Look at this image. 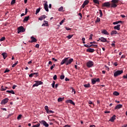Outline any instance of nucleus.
Instances as JSON below:
<instances>
[{
	"mask_svg": "<svg viewBox=\"0 0 127 127\" xmlns=\"http://www.w3.org/2000/svg\"><path fill=\"white\" fill-rule=\"evenodd\" d=\"M73 62V59H69V58H65L64 60L62 61L60 64L64 65V64H65V65H70Z\"/></svg>",
	"mask_w": 127,
	"mask_h": 127,
	"instance_id": "1",
	"label": "nucleus"
},
{
	"mask_svg": "<svg viewBox=\"0 0 127 127\" xmlns=\"http://www.w3.org/2000/svg\"><path fill=\"white\" fill-rule=\"evenodd\" d=\"M112 4L110 5V7L112 8H116L118 5V2H119V0H112Z\"/></svg>",
	"mask_w": 127,
	"mask_h": 127,
	"instance_id": "2",
	"label": "nucleus"
},
{
	"mask_svg": "<svg viewBox=\"0 0 127 127\" xmlns=\"http://www.w3.org/2000/svg\"><path fill=\"white\" fill-rule=\"evenodd\" d=\"M25 31V29H24L23 26H20L19 27L17 28V34L23 33Z\"/></svg>",
	"mask_w": 127,
	"mask_h": 127,
	"instance_id": "3",
	"label": "nucleus"
},
{
	"mask_svg": "<svg viewBox=\"0 0 127 127\" xmlns=\"http://www.w3.org/2000/svg\"><path fill=\"white\" fill-rule=\"evenodd\" d=\"M94 63L91 61H89L87 63H86V66L88 68H91V67L93 66Z\"/></svg>",
	"mask_w": 127,
	"mask_h": 127,
	"instance_id": "4",
	"label": "nucleus"
},
{
	"mask_svg": "<svg viewBox=\"0 0 127 127\" xmlns=\"http://www.w3.org/2000/svg\"><path fill=\"white\" fill-rule=\"evenodd\" d=\"M123 73V70H117L116 72H114V76L116 77L118 76L121 75Z\"/></svg>",
	"mask_w": 127,
	"mask_h": 127,
	"instance_id": "5",
	"label": "nucleus"
},
{
	"mask_svg": "<svg viewBox=\"0 0 127 127\" xmlns=\"http://www.w3.org/2000/svg\"><path fill=\"white\" fill-rule=\"evenodd\" d=\"M35 84H33L32 86L33 87H37L39 85L43 84V82L41 81H35Z\"/></svg>",
	"mask_w": 127,
	"mask_h": 127,
	"instance_id": "6",
	"label": "nucleus"
},
{
	"mask_svg": "<svg viewBox=\"0 0 127 127\" xmlns=\"http://www.w3.org/2000/svg\"><path fill=\"white\" fill-rule=\"evenodd\" d=\"M110 5H111V4H110V2H106L102 4V7L104 8V7H106L108 8V7H110Z\"/></svg>",
	"mask_w": 127,
	"mask_h": 127,
	"instance_id": "7",
	"label": "nucleus"
},
{
	"mask_svg": "<svg viewBox=\"0 0 127 127\" xmlns=\"http://www.w3.org/2000/svg\"><path fill=\"white\" fill-rule=\"evenodd\" d=\"M100 82V78H94L91 79V83L92 84H96V82Z\"/></svg>",
	"mask_w": 127,
	"mask_h": 127,
	"instance_id": "8",
	"label": "nucleus"
},
{
	"mask_svg": "<svg viewBox=\"0 0 127 127\" xmlns=\"http://www.w3.org/2000/svg\"><path fill=\"white\" fill-rule=\"evenodd\" d=\"M9 99L7 98H5V99H3L1 100V102H0V104L2 105H5L6 103L8 102Z\"/></svg>",
	"mask_w": 127,
	"mask_h": 127,
	"instance_id": "9",
	"label": "nucleus"
},
{
	"mask_svg": "<svg viewBox=\"0 0 127 127\" xmlns=\"http://www.w3.org/2000/svg\"><path fill=\"white\" fill-rule=\"evenodd\" d=\"M40 123H41V125H43V126H45V127H49V125L47 124V122L44 120L40 121Z\"/></svg>",
	"mask_w": 127,
	"mask_h": 127,
	"instance_id": "10",
	"label": "nucleus"
},
{
	"mask_svg": "<svg viewBox=\"0 0 127 127\" xmlns=\"http://www.w3.org/2000/svg\"><path fill=\"white\" fill-rule=\"evenodd\" d=\"M46 2L45 4H44V9H45V10L48 12L49 11V10L48 9V5H47V1H45Z\"/></svg>",
	"mask_w": 127,
	"mask_h": 127,
	"instance_id": "11",
	"label": "nucleus"
},
{
	"mask_svg": "<svg viewBox=\"0 0 127 127\" xmlns=\"http://www.w3.org/2000/svg\"><path fill=\"white\" fill-rule=\"evenodd\" d=\"M88 3H89V1H88L87 0H85L84 1V3H83V4H82V8H84L85 6V5H87Z\"/></svg>",
	"mask_w": 127,
	"mask_h": 127,
	"instance_id": "12",
	"label": "nucleus"
},
{
	"mask_svg": "<svg viewBox=\"0 0 127 127\" xmlns=\"http://www.w3.org/2000/svg\"><path fill=\"white\" fill-rule=\"evenodd\" d=\"M66 103H67V104L70 103V104H72L73 106H74V105H75L74 102H73L72 100H66Z\"/></svg>",
	"mask_w": 127,
	"mask_h": 127,
	"instance_id": "13",
	"label": "nucleus"
},
{
	"mask_svg": "<svg viewBox=\"0 0 127 127\" xmlns=\"http://www.w3.org/2000/svg\"><path fill=\"white\" fill-rule=\"evenodd\" d=\"M123 105L121 104L117 105L116 107L114 108V110H119L121 108H122Z\"/></svg>",
	"mask_w": 127,
	"mask_h": 127,
	"instance_id": "14",
	"label": "nucleus"
},
{
	"mask_svg": "<svg viewBox=\"0 0 127 127\" xmlns=\"http://www.w3.org/2000/svg\"><path fill=\"white\" fill-rule=\"evenodd\" d=\"M116 115L113 116V117H111V119L109 120V121H110L111 122H114V121L116 119Z\"/></svg>",
	"mask_w": 127,
	"mask_h": 127,
	"instance_id": "15",
	"label": "nucleus"
},
{
	"mask_svg": "<svg viewBox=\"0 0 127 127\" xmlns=\"http://www.w3.org/2000/svg\"><path fill=\"white\" fill-rule=\"evenodd\" d=\"M99 41H101V42H108V41H107V40L104 38H99V40H97V41L99 42Z\"/></svg>",
	"mask_w": 127,
	"mask_h": 127,
	"instance_id": "16",
	"label": "nucleus"
},
{
	"mask_svg": "<svg viewBox=\"0 0 127 127\" xmlns=\"http://www.w3.org/2000/svg\"><path fill=\"white\" fill-rule=\"evenodd\" d=\"M47 18V16H46V15H43L42 16H41V17H40V18H39V20H43L44 19H46Z\"/></svg>",
	"mask_w": 127,
	"mask_h": 127,
	"instance_id": "17",
	"label": "nucleus"
},
{
	"mask_svg": "<svg viewBox=\"0 0 127 127\" xmlns=\"http://www.w3.org/2000/svg\"><path fill=\"white\" fill-rule=\"evenodd\" d=\"M95 51V50L93 49L89 48L86 50V52H89L90 53H93V52Z\"/></svg>",
	"mask_w": 127,
	"mask_h": 127,
	"instance_id": "18",
	"label": "nucleus"
},
{
	"mask_svg": "<svg viewBox=\"0 0 127 127\" xmlns=\"http://www.w3.org/2000/svg\"><path fill=\"white\" fill-rule=\"evenodd\" d=\"M114 30H120V25L118 24L117 26H115L114 27Z\"/></svg>",
	"mask_w": 127,
	"mask_h": 127,
	"instance_id": "19",
	"label": "nucleus"
},
{
	"mask_svg": "<svg viewBox=\"0 0 127 127\" xmlns=\"http://www.w3.org/2000/svg\"><path fill=\"white\" fill-rule=\"evenodd\" d=\"M110 34L111 36H113L114 35L119 34V33H118L116 30H113L111 32Z\"/></svg>",
	"mask_w": 127,
	"mask_h": 127,
	"instance_id": "20",
	"label": "nucleus"
},
{
	"mask_svg": "<svg viewBox=\"0 0 127 127\" xmlns=\"http://www.w3.org/2000/svg\"><path fill=\"white\" fill-rule=\"evenodd\" d=\"M1 56H2L3 59L5 60L6 59V57H7V54H6V53H3L1 54Z\"/></svg>",
	"mask_w": 127,
	"mask_h": 127,
	"instance_id": "21",
	"label": "nucleus"
},
{
	"mask_svg": "<svg viewBox=\"0 0 127 127\" xmlns=\"http://www.w3.org/2000/svg\"><path fill=\"white\" fill-rule=\"evenodd\" d=\"M31 39L32 40L30 42L33 43V42H36L37 41V40L35 39L33 36H32L31 37Z\"/></svg>",
	"mask_w": 127,
	"mask_h": 127,
	"instance_id": "22",
	"label": "nucleus"
},
{
	"mask_svg": "<svg viewBox=\"0 0 127 127\" xmlns=\"http://www.w3.org/2000/svg\"><path fill=\"white\" fill-rule=\"evenodd\" d=\"M29 16H25L24 17V18L23 19V22H25L28 21L29 20Z\"/></svg>",
	"mask_w": 127,
	"mask_h": 127,
	"instance_id": "23",
	"label": "nucleus"
},
{
	"mask_svg": "<svg viewBox=\"0 0 127 127\" xmlns=\"http://www.w3.org/2000/svg\"><path fill=\"white\" fill-rule=\"evenodd\" d=\"M6 93H8L9 94H15V92L14 91H13V90H6Z\"/></svg>",
	"mask_w": 127,
	"mask_h": 127,
	"instance_id": "24",
	"label": "nucleus"
},
{
	"mask_svg": "<svg viewBox=\"0 0 127 127\" xmlns=\"http://www.w3.org/2000/svg\"><path fill=\"white\" fill-rule=\"evenodd\" d=\"M84 88H89V87H90L91 86H90V83H88L86 84H84Z\"/></svg>",
	"mask_w": 127,
	"mask_h": 127,
	"instance_id": "25",
	"label": "nucleus"
},
{
	"mask_svg": "<svg viewBox=\"0 0 127 127\" xmlns=\"http://www.w3.org/2000/svg\"><path fill=\"white\" fill-rule=\"evenodd\" d=\"M40 10H41V8H39L37 9H36V11H35V14L36 15L38 14Z\"/></svg>",
	"mask_w": 127,
	"mask_h": 127,
	"instance_id": "26",
	"label": "nucleus"
},
{
	"mask_svg": "<svg viewBox=\"0 0 127 127\" xmlns=\"http://www.w3.org/2000/svg\"><path fill=\"white\" fill-rule=\"evenodd\" d=\"M93 2H94V3H96L97 4H100L99 1L98 0H93Z\"/></svg>",
	"mask_w": 127,
	"mask_h": 127,
	"instance_id": "27",
	"label": "nucleus"
},
{
	"mask_svg": "<svg viewBox=\"0 0 127 127\" xmlns=\"http://www.w3.org/2000/svg\"><path fill=\"white\" fill-rule=\"evenodd\" d=\"M114 96H119L120 95V93H119L118 92H117V91H114Z\"/></svg>",
	"mask_w": 127,
	"mask_h": 127,
	"instance_id": "28",
	"label": "nucleus"
},
{
	"mask_svg": "<svg viewBox=\"0 0 127 127\" xmlns=\"http://www.w3.org/2000/svg\"><path fill=\"white\" fill-rule=\"evenodd\" d=\"M102 33H103V34H105V35H108V33L107 31V30H104L102 31Z\"/></svg>",
	"mask_w": 127,
	"mask_h": 127,
	"instance_id": "29",
	"label": "nucleus"
},
{
	"mask_svg": "<svg viewBox=\"0 0 127 127\" xmlns=\"http://www.w3.org/2000/svg\"><path fill=\"white\" fill-rule=\"evenodd\" d=\"M46 111L47 112V114H51V113L53 114V113H54V112L52 111V110H48V111Z\"/></svg>",
	"mask_w": 127,
	"mask_h": 127,
	"instance_id": "30",
	"label": "nucleus"
},
{
	"mask_svg": "<svg viewBox=\"0 0 127 127\" xmlns=\"http://www.w3.org/2000/svg\"><path fill=\"white\" fill-rule=\"evenodd\" d=\"M73 35H69L68 36H66V38L68 39H70L71 38H72L73 37Z\"/></svg>",
	"mask_w": 127,
	"mask_h": 127,
	"instance_id": "31",
	"label": "nucleus"
},
{
	"mask_svg": "<svg viewBox=\"0 0 127 127\" xmlns=\"http://www.w3.org/2000/svg\"><path fill=\"white\" fill-rule=\"evenodd\" d=\"M64 98H58V102H60L63 101V100H64Z\"/></svg>",
	"mask_w": 127,
	"mask_h": 127,
	"instance_id": "32",
	"label": "nucleus"
},
{
	"mask_svg": "<svg viewBox=\"0 0 127 127\" xmlns=\"http://www.w3.org/2000/svg\"><path fill=\"white\" fill-rule=\"evenodd\" d=\"M58 11H64V7L61 6L59 9H58Z\"/></svg>",
	"mask_w": 127,
	"mask_h": 127,
	"instance_id": "33",
	"label": "nucleus"
},
{
	"mask_svg": "<svg viewBox=\"0 0 127 127\" xmlns=\"http://www.w3.org/2000/svg\"><path fill=\"white\" fill-rule=\"evenodd\" d=\"M99 14L100 17H102L103 16V12H102V10H99Z\"/></svg>",
	"mask_w": 127,
	"mask_h": 127,
	"instance_id": "34",
	"label": "nucleus"
},
{
	"mask_svg": "<svg viewBox=\"0 0 127 127\" xmlns=\"http://www.w3.org/2000/svg\"><path fill=\"white\" fill-rule=\"evenodd\" d=\"M0 89H1V91H5L6 90V88H3V86H1V87H0Z\"/></svg>",
	"mask_w": 127,
	"mask_h": 127,
	"instance_id": "35",
	"label": "nucleus"
},
{
	"mask_svg": "<svg viewBox=\"0 0 127 127\" xmlns=\"http://www.w3.org/2000/svg\"><path fill=\"white\" fill-rule=\"evenodd\" d=\"M38 72H34V73H32L31 74H32V75H36V77L38 76Z\"/></svg>",
	"mask_w": 127,
	"mask_h": 127,
	"instance_id": "36",
	"label": "nucleus"
},
{
	"mask_svg": "<svg viewBox=\"0 0 127 127\" xmlns=\"http://www.w3.org/2000/svg\"><path fill=\"white\" fill-rule=\"evenodd\" d=\"M56 65L55 64H53V65L51 66L50 69L51 70H53V69L55 67Z\"/></svg>",
	"mask_w": 127,
	"mask_h": 127,
	"instance_id": "37",
	"label": "nucleus"
},
{
	"mask_svg": "<svg viewBox=\"0 0 127 127\" xmlns=\"http://www.w3.org/2000/svg\"><path fill=\"white\" fill-rule=\"evenodd\" d=\"M64 79V75H62L61 76H60V79L63 80Z\"/></svg>",
	"mask_w": 127,
	"mask_h": 127,
	"instance_id": "38",
	"label": "nucleus"
},
{
	"mask_svg": "<svg viewBox=\"0 0 127 127\" xmlns=\"http://www.w3.org/2000/svg\"><path fill=\"white\" fill-rule=\"evenodd\" d=\"M100 19L99 17L96 18V23L100 22Z\"/></svg>",
	"mask_w": 127,
	"mask_h": 127,
	"instance_id": "39",
	"label": "nucleus"
},
{
	"mask_svg": "<svg viewBox=\"0 0 127 127\" xmlns=\"http://www.w3.org/2000/svg\"><path fill=\"white\" fill-rule=\"evenodd\" d=\"M40 125H41L38 123L37 125L33 126V127H40Z\"/></svg>",
	"mask_w": 127,
	"mask_h": 127,
	"instance_id": "40",
	"label": "nucleus"
},
{
	"mask_svg": "<svg viewBox=\"0 0 127 127\" xmlns=\"http://www.w3.org/2000/svg\"><path fill=\"white\" fill-rule=\"evenodd\" d=\"M17 64V62L15 63L14 64H12V65H11V67H14L15 66H16Z\"/></svg>",
	"mask_w": 127,
	"mask_h": 127,
	"instance_id": "41",
	"label": "nucleus"
},
{
	"mask_svg": "<svg viewBox=\"0 0 127 127\" xmlns=\"http://www.w3.org/2000/svg\"><path fill=\"white\" fill-rule=\"evenodd\" d=\"M5 38L4 37H3L2 38H0V42H2L4 40H5Z\"/></svg>",
	"mask_w": 127,
	"mask_h": 127,
	"instance_id": "42",
	"label": "nucleus"
},
{
	"mask_svg": "<svg viewBox=\"0 0 127 127\" xmlns=\"http://www.w3.org/2000/svg\"><path fill=\"white\" fill-rule=\"evenodd\" d=\"M15 1H16V0H12L11 2V4L12 5V4H15Z\"/></svg>",
	"mask_w": 127,
	"mask_h": 127,
	"instance_id": "43",
	"label": "nucleus"
},
{
	"mask_svg": "<svg viewBox=\"0 0 127 127\" xmlns=\"http://www.w3.org/2000/svg\"><path fill=\"white\" fill-rule=\"evenodd\" d=\"M45 110H46V111H49V109H48V106H45Z\"/></svg>",
	"mask_w": 127,
	"mask_h": 127,
	"instance_id": "44",
	"label": "nucleus"
},
{
	"mask_svg": "<svg viewBox=\"0 0 127 127\" xmlns=\"http://www.w3.org/2000/svg\"><path fill=\"white\" fill-rule=\"evenodd\" d=\"M55 81H53V84H52V86H53V88L55 87Z\"/></svg>",
	"mask_w": 127,
	"mask_h": 127,
	"instance_id": "45",
	"label": "nucleus"
},
{
	"mask_svg": "<svg viewBox=\"0 0 127 127\" xmlns=\"http://www.w3.org/2000/svg\"><path fill=\"white\" fill-rule=\"evenodd\" d=\"M88 103L90 105H93L94 106V104L92 103V102H91V101H88Z\"/></svg>",
	"mask_w": 127,
	"mask_h": 127,
	"instance_id": "46",
	"label": "nucleus"
},
{
	"mask_svg": "<svg viewBox=\"0 0 127 127\" xmlns=\"http://www.w3.org/2000/svg\"><path fill=\"white\" fill-rule=\"evenodd\" d=\"M81 40H82V41H83V44H85V38H82Z\"/></svg>",
	"mask_w": 127,
	"mask_h": 127,
	"instance_id": "47",
	"label": "nucleus"
},
{
	"mask_svg": "<svg viewBox=\"0 0 127 127\" xmlns=\"http://www.w3.org/2000/svg\"><path fill=\"white\" fill-rule=\"evenodd\" d=\"M9 71H10V70L6 68V70H5V71H4V73L8 72Z\"/></svg>",
	"mask_w": 127,
	"mask_h": 127,
	"instance_id": "48",
	"label": "nucleus"
},
{
	"mask_svg": "<svg viewBox=\"0 0 127 127\" xmlns=\"http://www.w3.org/2000/svg\"><path fill=\"white\" fill-rule=\"evenodd\" d=\"M71 89H72V92H73V93L75 94V90H74V89H73V88H71Z\"/></svg>",
	"mask_w": 127,
	"mask_h": 127,
	"instance_id": "49",
	"label": "nucleus"
},
{
	"mask_svg": "<svg viewBox=\"0 0 127 127\" xmlns=\"http://www.w3.org/2000/svg\"><path fill=\"white\" fill-rule=\"evenodd\" d=\"M57 78V75H54V76H53V80H56Z\"/></svg>",
	"mask_w": 127,
	"mask_h": 127,
	"instance_id": "50",
	"label": "nucleus"
},
{
	"mask_svg": "<svg viewBox=\"0 0 127 127\" xmlns=\"http://www.w3.org/2000/svg\"><path fill=\"white\" fill-rule=\"evenodd\" d=\"M64 19L62 20L61 22L60 23V24L62 25L63 23H64Z\"/></svg>",
	"mask_w": 127,
	"mask_h": 127,
	"instance_id": "51",
	"label": "nucleus"
},
{
	"mask_svg": "<svg viewBox=\"0 0 127 127\" xmlns=\"http://www.w3.org/2000/svg\"><path fill=\"white\" fill-rule=\"evenodd\" d=\"M21 117H22V115H18V116H17V120L20 119Z\"/></svg>",
	"mask_w": 127,
	"mask_h": 127,
	"instance_id": "52",
	"label": "nucleus"
},
{
	"mask_svg": "<svg viewBox=\"0 0 127 127\" xmlns=\"http://www.w3.org/2000/svg\"><path fill=\"white\" fill-rule=\"evenodd\" d=\"M93 36V35L90 34V38H89V40H92V37Z\"/></svg>",
	"mask_w": 127,
	"mask_h": 127,
	"instance_id": "53",
	"label": "nucleus"
},
{
	"mask_svg": "<svg viewBox=\"0 0 127 127\" xmlns=\"http://www.w3.org/2000/svg\"><path fill=\"white\" fill-rule=\"evenodd\" d=\"M48 24L46 23H44L43 24H42V26H48Z\"/></svg>",
	"mask_w": 127,
	"mask_h": 127,
	"instance_id": "54",
	"label": "nucleus"
},
{
	"mask_svg": "<svg viewBox=\"0 0 127 127\" xmlns=\"http://www.w3.org/2000/svg\"><path fill=\"white\" fill-rule=\"evenodd\" d=\"M16 87H17V85H13V86H12V89H15Z\"/></svg>",
	"mask_w": 127,
	"mask_h": 127,
	"instance_id": "55",
	"label": "nucleus"
},
{
	"mask_svg": "<svg viewBox=\"0 0 127 127\" xmlns=\"http://www.w3.org/2000/svg\"><path fill=\"white\" fill-rule=\"evenodd\" d=\"M52 60L54 62H58V60H57L56 59L53 58Z\"/></svg>",
	"mask_w": 127,
	"mask_h": 127,
	"instance_id": "56",
	"label": "nucleus"
},
{
	"mask_svg": "<svg viewBox=\"0 0 127 127\" xmlns=\"http://www.w3.org/2000/svg\"><path fill=\"white\" fill-rule=\"evenodd\" d=\"M65 29H66V30H67V31L71 30V28H67L66 27H65Z\"/></svg>",
	"mask_w": 127,
	"mask_h": 127,
	"instance_id": "57",
	"label": "nucleus"
},
{
	"mask_svg": "<svg viewBox=\"0 0 127 127\" xmlns=\"http://www.w3.org/2000/svg\"><path fill=\"white\" fill-rule=\"evenodd\" d=\"M84 46L87 48H90V46H89L88 45H84Z\"/></svg>",
	"mask_w": 127,
	"mask_h": 127,
	"instance_id": "58",
	"label": "nucleus"
},
{
	"mask_svg": "<svg viewBox=\"0 0 127 127\" xmlns=\"http://www.w3.org/2000/svg\"><path fill=\"white\" fill-rule=\"evenodd\" d=\"M119 23L117 22H114V23H113V24L114 25H117Z\"/></svg>",
	"mask_w": 127,
	"mask_h": 127,
	"instance_id": "59",
	"label": "nucleus"
},
{
	"mask_svg": "<svg viewBox=\"0 0 127 127\" xmlns=\"http://www.w3.org/2000/svg\"><path fill=\"white\" fill-rule=\"evenodd\" d=\"M123 78H125V79H127V74H126V75H124L123 76Z\"/></svg>",
	"mask_w": 127,
	"mask_h": 127,
	"instance_id": "60",
	"label": "nucleus"
},
{
	"mask_svg": "<svg viewBox=\"0 0 127 127\" xmlns=\"http://www.w3.org/2000/svg\"><path fill=\"white\" fill-rule=\"evenodd\" d=\"M105 67H106V70H109V68H108V66H107V65H105Z\"/></svg>",
	"mask_w": 127,
	"mask_h": 127,
	"instance_id": "61",
	"label": "nucleus"
},
{
	"mask_svg": "<svg viewBox=\"0 0 127 127\" xmlns=\"http://www.w3.org/2000/svg\"><path fill=\"white\" fill-rule=\"evenodd\" d=\"M39 45L38 44H36V45H35V48H39Z\"/></svg>",
	"mask_w": 127,
	"mask_h": 127,
	"instance_id": "62",
	"label": "nucleus"
},
{
	"mask_svg": "<svg viewBox=\"0 0 127 127\" xmlns=\"http://www.w3.org/2000/svg\"><path fill=\"white\" fill-rule=\"evenodd\" d=\"M114 66H117L118 65L117 63V62L114 63Z\"/></svg>",
	"mask_w": 127,
	"mask_h": 127,
	"instance_id": "63",
	"label": "nucleus"
},
{
	"mask_svg": "<svg viewBox=\"0 0 127 127\" xmlns=\"http://www.w3.org/2000/svg\"><path fill=\"white\" fill-rule=\"evenodd\" d=\"M64 127H70V126L66 125L64 126Z\"/></svg>",
	"mask_w": 127,
	"mask_h": 127,
	"instance_id": "64",
	"label": "nucleus"
}]
</instances>
